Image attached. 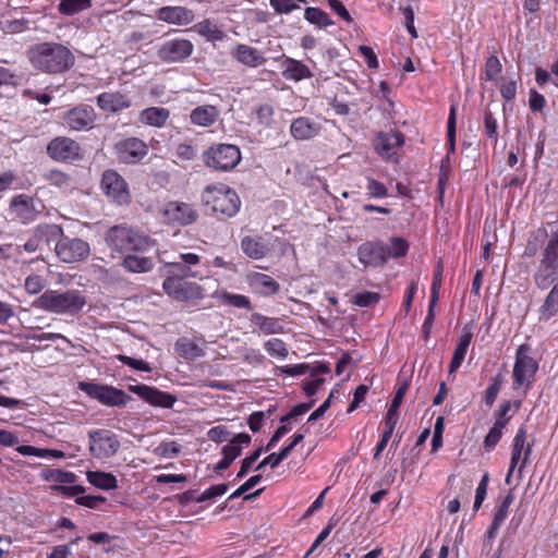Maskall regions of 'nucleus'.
<instances>
[{
	"instance_id": "f257e3e1",
	"label": "nucleus",
	"mask_w": 558,
	"mask_h": 558,
	"mask_svg": "<svg viewBox=\"0 0 558 558\" xmlns=\"http://www.w3.org/2000/svg\"><path fill=\"white\" fill-rule=\"evenodd\" d=\"M31 64L47 74H62L75 63L73 52L59 43H40L28 50Z\"/></svg>"
},
{
	"instance_id": "f03ea898",
	"label": "nucleus",
	"mask_w": 558,
	"mask_h": 558,
	"mask_svg": "<svg viewBox=\"0 0 558 558\" xmlns=\"http://www.w3.org/2000/svg\"><path fill=\"white\" fill-rule=\"evenodd\" d=\"M86 300L81 291L46 290L34 302L33 306L57 315L75 316L85 306Z\"/></svg>"
},
{
	"instance_id": "7ed1b4c3",
	"label": "nucleus",
	"mask_w": 558,
	"mask_h": 558,
	"mask_svg": "<svg viewBox=\"0 0 558 558\" xmlns=\"http://www.w3.org/2000/svg\"><path fill=\"white\" fill-rule=\"evenodd\" d=\"M204 205L220 218H231L241 207V201L234 190L223 183L208 185L202 193Z\"/></svg>"
},
{
	"instance_id": "20e7f679",
	"label": "nucleus",
	"mask_w": 558,
	"mask_h": 558,
	"mask_svg": "<svg viewBox=\"0 0 558 558\" xmlns=\"http://www.w3.org/2000/svg\"><path fill=\"white\" fill-rule=\"evenodd\" d=\"M105 240L111 250L121 254L145 251L150 245L148 236L126 225L111 227Z\"/></svg>"
},
{
	"instance_id": "39448f33",
	"label": "nucleus",
	"mask_w": 558,
	"mask_h": 558,
	"mask_svg": "<svg viewBox=\"0 0 558 558\" xmlns=\"http://www.w3.org/2000/svg\"><path fill=\"white\" fill-rule=\"evenodd\" d=\"M558 280V230L553 232L542 259L534 274V282L539 289H548Z\"/></svg>"
},
{
	"instance_id": "423d86ee",
	"label": "nucleus",
	"mask_w": 558,
	"mask_h": 558,
	"mask_svg": "<svg viewBox=\"0 0 558 558\" xmlns=\"http://www.w3.org/2000/svg\"><path fill=\"white\" fill-rule=\"evenodd\" d=\"M203 162L216 171H229L241 161V151L232 144H214L203 153Z\"/></svg>"
},
{
	"instance_id": "0eeeda50",
	"label": "nucleus",
	"mask_w": 558,
	"mask_h": 558,
	"mask_svg": "<svg viewBox=\"0 0 558 558\" xmlns=\"http://www.w3.org/2000/svg\"><path fill=\"white\" fill-rule=\"evenodd\" d=\"M199 262V256L194 253L180 254L179 260L165 263L160 268V274L165 278L183 280L187 278H202Z\"/></svg>"
},
{
	"instance_id": "6e6552de",
	"label": "nucleus",
	"mask_w": 558,
	"mask_h": 558,
	"mask_svg": "<svg viewBox=\"0 0 558 558\" xmlns=\"http://www.w3.org/2000/svg\"><path fill=\"white\" fill-rule=\"evenodd\" d=\"M527 351L529 347L526 344L520 345L517 350L512 372L513 389L522 386H525V388L529 389L534 381L538 364L533 357L527 355Z\"/></svg>"
},
{
	"instance_id": "1a4fd4ad",
	"label": "nucleus",
	"mask_w": 558,
	"mask_h": 558,
	"mask_svg": "<svg viewBox=\"0 0 558 558\" xmlns=\"http://www.w3.org/2000/svg\"><path fill=\"white\" fill-rule=\"evenodd\" d=\"M54 252L63 263H76L85 259L90 252L89 244L78 238H70L63 233L57 238Z\"/></svg>"
},
{
	"instance_id": "9d476101",
	"label": "nucleus",
	"mask_w": 558,
	"mask_h": 558,
	"mask_svg": "<svg viewBox=\"0 0 558 558\" xmlns=\"http://www.w3.org/2000/svg\"><path fill=\"white\" fill-rule=\"evenodd\" d=\"M100 186L111 202L118 205H128L131 202L129 185L116 170L108 169L102 173Z\"/></svg>"
},
{
	"instance_id": "9b49d317",
	"label": "nucleus",
	"mask_w": 558,
	"mask_h": 558,
	"mask_svg": "<svg viewBox=\"0 0 558 558\" xmlns=\"http://www.w3.org/2000/svg\"><path fill=\"white\" fill-rule=\"evenodd\" d=\"M89 451L96 459H107L114 456L119 448L120 441L116 434L108 429H95L88 433Z\"/></svg>"
},
{
	"instance_id": "f8f14e48",
	"label": "nucleus",
	"mask_w": 558,
	"mask_h": 558,
	"mask_svg": "<svg viewBox=\"0 0 558 558\" xmlns=\"http://www.w3.org/2000/svg\"><path fill=\"white\" fill-rule=\"evenodd\" d=\"M194 45L185 38H173L163 41L157 49V57L166 63H180L192 56Z\"/></svg>"
},
{
	"instance_id": "ddd939ff",
	"label": "nucleus",
	"mask_w": 558,
	"mask_h": 558,
	"mask_svg": "<svg viewBox=\"0 0 558 558\" xmlns=\"http://www.w3.org/2000/svg\"><path fill=\"white\" fill-rule=\"evenodd\" d=\"M80 389L100 403L109 407L124 405L129 399L123 390L95 383H80Z\"/></svg>"
},
{
	"instance_id": "4468645a",
	"label": "nucleus",
	"mask_w": 558,
	"mask_h": 558,
	"mask_svg": "<svg viewBox=\"0 0 558 558\" xmlns=\"http://www.w3.org/2000/svg\"><path fill=\"white\" fill-rule=\"evenodd\" d=\"M43 208L44 205L40 201L25 194H20L12 198L9 211L13 219L28 223L36 219Z\"/></svg>"
},
{
	"instance_id": "2eb2a0df",
	"label": "nucleus",
	"mask_w": 558,
	"mask_h": 558,
	"mask_svg": "<svg viewBox=\"0 0 558 558\" xmlns=\"http://www.w3.org/2000/svg\"><path fill=\"white\" fill-rule=\"evenodd\" d=\"M162 288L170 298L180 302L203 298L202 288L197 283L183 279L165 278Z\"/></svg>"
},
{
	"instance_id": "dca6fc26",
	"label": "nucleus",
	"mask_w": 558,
	"mask_h": 558,
	"mask_svg": "<svg viewBox=\"0 0 558 558\" xmlns=\"http://www.w3.org/2000/svg\"><path fill=\"white\" fill-rule=\"evenodd\" d=\"M114 153L120 161L124 163H136L147 155L148 146L144 141L137 137H129L119 141L114 145Z\"/></svg>"
},
{
	"instance_id": "f3484780",
	"label": "nucleus",
	"mask_w": 558,
	"mask_h": 558,
	"mask_svg": "<svg viewBox=\"0 0 558 558\" xmlns=\"http://www.w3.org/2000/svg\"><path fill=\"white\" fill-rule=\"evenodd\" d=\"M81 146L74 140L59 136L49 142L47 154L57 161H70L80 158Z\"/></svg>"
},
{
	"instance_id": "a211bd4d",
	"label": "nucleus",
	"mask_w": 558,
	"mask_h": 558,
	"mask_svg": "<svg viewBox=\"0 0 558 558\" xmlns=\"http://www.w3.org/2000/svg\"><path fill=\"white\" fill-rule=\"evenodd\" d=\"M525 440H526V428H525V426H521L518 429V433L513 438L511 459H510V468H509L507 476H506L507 484H510L512 473H513L514 469L517 468L519 461L521 460L522 453L524 456H523L521 464L519 466L520 474H521L523 468L525 466L526 461L532 452L531 445H527L525 447Z\"/></svg>"
},
{
	"instance_id": "6ab92c4d",
	"label": "nucleus",
	"mask_w": 558,
	"mask_h": 558,
	"mask_svg": "<svg viewBox=\"0 0 558 558\" xmlns=\"http://www.w3.org/2000/svg\"><path fill=\"white\" fill-rule=\"evenodd\" d=\"M129 390L154 407L171 409L177 401L175 396L147 385H132Z\"/></svg>"
},
{
	"instance_id": "aec40b11",
	"label": "nucleus",
	"mask_w": 558,
	"mask_h": 558,
	"mask_svg": "<svg viewBox=\"0 0 558 558\" xmlns=\"http://www.w3.org/2000/svg\"><path fill=\"white\" fill-rule=\"evenodd\" d=\"M63 120L71 130H87L93 126L96 112L92 106L82 104L66 111Z\"/></svg>"
},
{
	"instance_id": "412c9836",
	"label": "nucleus",
	"mask_w": 558,
	"mask_h": 558,
	"mask_svg": "<svg viewBox=\"0 0 558 558\" xmlns=\"http://www.w3.org/2000/svg\"><path fill=\"white\" fill-rule=\"evenodd\" d=\"M403 135L398 131L380 132L374 140L375 150L385 159H391L403 145Z\"/></svg>"
},
{
	"instance_id": "4be33fe9",
	"label": "nucleus",
	"mask_w": 558,
	"mask_h": 558,
	"mask_svg": "<svg viewBox=\"0 0 558 558\" xmlns=\"http://www.w3.org/2000/svg\"><path fill=\"white\" fill-rule=\"evenodd\" d=\"M156 19L168 24L185 26L195 20L193 10L181 5L161 7L156 11Z\"/></svg>"
},
{
	"instance_id": "5701e85b",
	"label": "nucleus",
	"mask_w": 558,
	"mask_h": 558,
	"mask_svg": "<svg viewBox=\"0 0 558 558\" xmlns=\"http://www.w3.org/2000/svg\"><path fill=\"white\" fill-rule=\"evenodd\" d=\"M359 260L365 266H383L386 264L387 254L381 242H366L357 250Z\"/></svg>"
},
{
	"instance_id": "b1692460",
	"label": "nucleus",
	"mask_w": 558,
	"mask_h": 558,
	"mask_svg": "<svg viewBox=\"0 0 558 558\" xmlns=\"http://www.w3.org/2000/svg\"><path fill=\"white\" fill-rule=\"evenodd\" d=\"M163 215L169 222L190 225L197 218L196 210L186 203L171 202L166 205Z\"/></svg>"
},
{
	"instance_id": "393cba45",
	"label": "nucleus",
	"mask_w": 558,
	"mask_h": 558,
	"mask_svg": "<svg viewBox=\"0 0 558 558\" xmlns=\"http://www.w3.org/2000/svg\"><path fill=\"white\" fill-rule=\"evenodd\" d=\"M62 234V228L57 225H39L34 230V234L32 238H29L25 244L24 248L25 251L33 253L39 250V245L43 241H45L47 244L51 240H56Z\"/></svg>"
},
{
	"instance_id": "a878e982",
	"label": "nucleus",
	"mask_w": 558,
	"mask_h": 558,
	"mask_svg": "<svg viewBox=\"0 0 558 558\" xmlns=\"http://www.w3.org/2000/svg\"><path fill=\"white\" fill-rule=\"evenodd\" d=\"M246 282L253 292L269 296L279 292L280 284L270 276L257 271L246 275Z\"/></svg>"
},
{
	"instance_id": "bb28decb",
	"label": "nucleus",
	"mask_w": 558,
	"mask_h": 558,
	"mask_svg": "<svg viewBox=\"0 0 558 558\" xmlns=\"http://www.w3.org/2000/svg\"><path fill=\"white\" fill-rule=\"evenodd\" d=\"M230 54L239 63L250 68H257L266 62L260 51L245 44H238L231 49Z\"/></svg>"
},
{
	"instance_id": "cd10ccee",
	"label": "nucleus",
	"mask_w": 558,
	"mask_h": 558,
	"mask_svg": "<svg viewBox=\"0 0 558 558\" xmlns=\"http://www.w3.org/2000/svg\"><path fill=\"white\" fill-rule=\"evenodd\" d=\"M97 105L102 111L118 112L131 107V100L120 92H106L97 97Z\"/></svg>"
},
{
	"instance_id": "c85d7f7f",
	"label": "nucleus",
	"mask_w": 558,
	"mask_h": 558,
	"mask_svg": "<svg viewBox=\"0 0 558 558\" xmlns=\"http://www.w3.org/2000/svg\"><path fill=\"white\" fill-rule=\"evenodd\" d=\"M219 114L217 107L204 105L193 109L190 113V119L194 125L208 128L216 123Z\"/></svg>"
},
{
	"instance_id": "c756f323",
	"label": "nucleus",
	"mask_w": 558,
	"mask_h": 558,
	"mask_svg": "<svg viewBox=\"0 0 558 558\" xmlns=\"http://www.w3.org/2000/svg\"><path fill=\"white\" fill-rule=\"evenodd\" d=\"M283 71L282 75L290 81H302L305 78L313 77V73L311 69L304 64L303 62L295 60L293 58L287 57L283 60Z\"/></svg>"
},
{
	"instance_id": "7c9ffc66",
	"label": "nucleus",
	"mask_w": 558,
	"mask_h": 558,
	"mask_svg": "<svg viewBox=\"0 0 558 558\" xmlns=\"http://www.w3.org/2000/svg\"><path fill=\"white\" fill-rule=\"evenodd\" d=\"M320 126L318 123L311 121L306 117L295 119L290 126L291 135L295 140H308L318 134Z\"/></svg>"
},
{
	"instance_id": "2f4dec72",
	"label": "nucleus",
	"mask_w": 558,
	"mask_h": 558,
	"mask_svg": "<svg viewBox=\"0 0 558 558\" xmlns=\"http://www.w3.org/2000/svg\"><path fill=\"white\" fill-rule=\"evenodd\" d=\"M170 117V111L163 107H149L140 112L138 121L143 124L162 128Z\"/></svg>"
},
{
	"instance_id": "473e14b6",
	"label": "nucleus",
	"mask_w": 558,
	"mask_h": 558,
	"mask_svg": "<svg viewBox=\"0 0 558 558\" xmlns=\"http://www.w3.org/2000/svg\"><path fill=\"white\" fill-rule=\"evenodd\" d=\"M241 248L248 257L260 259L265 257L268 252V245L262 238L244 236L241 241Z\"/></svg>"
},
{
	"instance_id": "72a5a7b5",
	"label": "nucleus",
	"mask_w": 558,
	"mask_h": 558,
	"mask_svg": "<svg viewBox=\"0 0 558 558\" xmlns=\"http://www.w3.org/2000/svg\"><path fill=\"white\" fill-rule=\"evenodd\" d=\"M191 29L208 41H221L226 37L225 32L218 27L217 23L209 19L196 23Z\"/></svg>"
},
{
	"instance_id": "f704fd0d",
	"label": "nucleus",
	"mask_w": 558,
	"mask_h": 558,
	"mask_svg": "<svg viewBox=\"0 0 558 558\" xmlns=\"http://www.w3.org/2000/svg\"><path fill=\"white\" fill-rule=\"evenodd\" d=\"M177 353L185 360H196L205 355L204 349L187 338H180L175 344Z\"/></svg>"
},
{
	"instance_id": "c9c22d12",
	"label": "nucleus",
	"mask_w": 558,
	"mask_h": 558,
	"mask_svg": "<svg viewBox=\"0 0 558 558\" xmlns=\"http://www.w3.org/2000/svg\"><path fill=\"white\" fill-rule=\"evenodd\" d=\"M251 322L265 335L283 332V326L280 324L278 318L267 317L259 313H254L251 316Z\"/></svg>"
},
{
	"instance_id": "e433bc0d",
	"label": "nucleus",
	"mask_w": 558,
	"mask_h": 558,
	"mask_svg": "<svg viewBox=\"0 0 558 558\" xmlns=\"http://www.w3.org/2000/svg\"><path fill=\"white\" fill-rule=\"evenodd\" d=\"M251 442V436L246 433L235 435L228 445L222 448V456L229 461H234L242 452L243 447H247Z\"/></svg>"
},
{
	"instance_id": "4c0bfd02",
	"label": "nucleus",
	"mask_w": 558,
	"mask_h": 558,
	"mask_svg": "<svg viewBox=\"0 0 558 558\" xmlns=\"http://www.w3.org/2000/svg\"><path fill=\"white\" fill-rule=\"evenodd\" d=\"M472 340V333L470 331L464 332L458 340L457 347L454 349L450 365L449 373H454L462 364L464 356L466 354L468 348Z\"/></svg>"
},
{
	"instance_id": "58836bf2",
	"label": "nucleus",
	"mask_w": 558,
	"mask_h": 558,
	"mask_svg": "<svg viewBox=\"0 0 558 558\" xmlns=\"http://www.w3.org/2000/svg\"><path fill=\"white\" fill-rule=\"evenodd\" d=\"M558 314V283H555L539 307L541 320H548Z\"/></svg>"
},
{
	"instance_id": "ea45409f",
	"label": "nucleus",
	"mask_w": 558,
	"mask_h": 558,
	"mask_svg": "<svg viewBox=\"0 0 558 558\" xmlns=\"http://www.w3.org/2000/svg\"><path fill=\"white\" fill-rule=\"evenodd\" d=\"M86 475L88 482L97 488L110 490L118 487L117 478L111 473L89 471Z\"/></svg>"
},
{
	"instance_id": "a19ab883",
	"label": "nucleus",
	"mask_w": 558,
	"mask_h": 558,
	"mask_svg": "<svg viewBox=\"0 0 558 558\" xmlns=\"http://www.w3.org/2000/svg\"><path fill=\"white\" fill-rule=\"evenodd\" d=\"M92 7V0H61L58 12L62 15L72 16Z\"/></svg>"
},
{
	"instance_id": "79ce46f5",
	"label": "nucleus",
	"mask_w": 558,
	"mask_h": 558,
	"mask_svg": "<svg viewBox=\"0 0 558 558\" xmlns=\"http://www.w3.org/2000/svg\"><path fill=\"white\" fill-rule=\"evenodd\" d=\"M123 267L131 272H145L153 268L150 258L136 255H126L122 262Z\"/></svg>"
},
{
	"instance_id": "37998d69",
	"label": "nucleus",
	"mask_w": 558,
	"mask_h": 558,
	"mask_svg": "<svg viewBox=\"0 0 558 558\" xmlns=\"http://www.w3.org/2000/svg\"><path fill=\"white\" fill-rule=\"evenodd\" d=\"M41 477L47 482L73 484L76 476L72 472L62 471L60 469L46 468L41 472Z\"/></svg>"
},
{
	"instance_id": "c03bdc74",
	"label": "nucleus",
	"mask_w": 558,
	"mask_h": 558,
	"mask_svg": "<svg viewBox=\"0 0 558 558\" xmlns=\"http://www.w3.org/2000/svg\"><path fill=\"white\" fill-rule=\"evenodd\" d=\"M16 451L23 456H35L39 458H64V453L54 449H41L28 445H22L16 448Z\"/></svg>"
},
{
	"instance_id": "a18cd8bd",
	"label": "nucleus",
	"mask_w": 558,
	"mask_h": 558,
	"mask_svg": "<svg viewBox=\"0 0 558 558\" xmlns=\"http://www.w3.org/2000/svg\"><path fill=\"white\" fill-rule=\"evenodd\" d=\"M304 17L311 24H315L320 27L332 25V21L330 20L329 15L319 8H306Z\"/></svg>"
},
{
	"instance_id": "49530a36",
	"label": "nucleus",
	"mask_w": 558,
	"mask_h": 558,
	"mask_svg": "<svg viewBox=\"0 0 558 558\" xmlns=\"http://www.w3.org/2000/svg\"><path fill=\"white\" fill-rule=\"evenodd\" d=\"M508 423V418L506 420H496L493 427L489 429L488 434L484 439L485 448L493 449L501 438L502 429L506 427Z\"/></svg>"
},
{
	"instance_id": "de8ad7c7",
	"label": "nucleus",
	"mask_w": 558,
	"mask_h": 558,
	"mask_svg": "<svg viewBox=\"0 0 558 558\" xmlns=\"http://www.w3.org/2000/svg\"><path fill=\"white\" fill-rule=\"evenodd\" d=\"M483 124L484 134L494 144V146H496L498 142V122L494 114L488 110L484 112Z\"/></svg>"
},
{
	"instance_id": "09e8293b",
	"label": "nucleus",
	"mask_w": 558,
	"mask_h": 558,
	"mask_svg": "<svg viewBox=\"0 0 558 558\" xmlns=\"http://www.w3.org/2000/svg\"><path fill=\"white\" fill-rule=\"evenodd\" d=\"M390 246L385 245L387 259L389 257L398 258L407 255L409 244L404 239L395 236L390 239Z\"/></svg>"
},
{
	"instance_id": "8fccbe9b",
	"label": "nucleus",
	"mask_w": 558,
	"mask_h": 558,
	"mask_svg": "<svg viewBox=\"0 0 558 558\" xmlns=\"http://www.w3.org/2000/svg\"><path fill=\"white\" fill-rule=\"evenodd\" d=\"M219 298L223 304L231 305L238 308H251V301L245 295L222 292Z\"/></svg>"
},
{
	"instance_id": "3c124183",
	"label": "nucleus",
	"mask_w": 558,
	"mask_h": 558,
	"mask_svg": "<svg viewBox=\"0 0 558 558\" xmlns=\"http://www.w3.org/2000/svg\"><path fill=\"white\" fill-rule=\"evenodd\" d=\"M513 500H514V496L511 492H509L505 496V498L502 499L500 505L497 507V510L495 512L492 523H494L495 525L501 526V524L508 517V510H509V507L511 506V504L513 502Z\"/></svg>"
},
{
	"instance_id": "603ef678",
	"label": "nucleus",
	"mask_w": 558,
	"mask_h": 558,
	"mask_svg": "<svg viewBox=\"0 0 558 558\" xmlns=\"http://www.w3.org/2000/svg\"><path fill=\"white\" fill-rule=\"evenodd\" d=\"M181 451V446L175 441H162L155 449L154 453L162 458H173Z\"/></svg>"
},
{
	"instance_id": "864d4df0",
	"label": "nucleus",
	"mask_w": 558,
	"mask_h": 558,
	"mask_svg": "<svg viewBox=\"0 0 558 558\" xmlns=\"http://www.w3.org/2000/svg\"><path fill=\"white\" fill-rule=\"evenodd\" d=\"M265 349L269 355L284 359L288 355L286 343L277 338H272L265 343Z\"/></svg>"
},
{
	"instance_id": "5fc2aeb1",
	"label": "nucleus",
	"mask_w": 558,
	"mask_h": 558,
	"mask_svg": "<svg viewBox=\"0 0 558 558\" xmlns=\"http://www.w3.org/2000/svg\"><path fill=\"white\" fill-rule=\"evenodd\" d=\"M28 20L25 19L5 20L0 22L1 29L9 34L22 33L28 29Z\"/></svg>"
},
{
	"instance_id": "6e6d98bb",
	"label": "nucleus",
	"mask_w": 558,
	"mask_h": 558,
	"mask_svg": "<svg viewBox=\"0 0 558 558\" xmlns=\"http://www.w3.org/2000/svg\"><path fill=\"white\" fill-rule=\"evenodd\" d=\"M501 63L496 56H490L485 62V80L496 81L498 75L501 73Z\"/></svg>"
},
{
	"instance_id": "4d7b16f0",
	"label": "nucleus",
	"mask_w": 558,
	"mask_h": 558,
	"mask_svg": "<svg viewBox=\"0 0 558 558\" xmlns=\"http://www.w3.org/2000/svg\"><path fill=\"white\" fill-rule=\"evenodd\" d=\"M366 181H367L366 191H367V195L369 197L383 198L388 195V190L384 183H381L373 178H367Z\"/></svg>"
},
{
	"instance_id": "13d9d810",
	"label": "nucleus",
	"mask_w": 558,
	"mask_h": 558,
	"mask_svg": "<svg viewBox=\"0 0 558 558\" xmlns=\"http://www.w3.org/2000/svg\"><path fill=\"white\" fill-rule=\"evenodd\" d=\"M501 384H502V378L500 375H497L496 377H494L492 379V383L489 384V386L486 388V391H485V403L487 407H492L500 391V388H501Z\"/></svg>"
},
{
	"instance_id": "bf43d9fd",
	"label": "nucleus",
	"mask_w": 558,
	"mask_h": 558,
	"mask_svg": "<svg viewBox=\"0 0 558 558\" xmlns=\"http://www.w3.org/2000/svg\"><path fill=\"white\" fill-rule=\"evenodd\" d=\"M228 490L227 484H217L213 485L206 490H204L197 498V502H204L206 500L214 499L216 497L222 496Z\"/></svg>"
},
{
	"instance_id": "052dcab7",
	"label": "nucleus",
	"mask_w": 558,
	"mask_h": 558,
	"mask_svg": "<svg viewBox=\"0 0 558 558\" xmlns=\"http://www.w3.org/2000/svg\"><path fill=\"white\" fill-rule=\"evenodd\" d=\"M45 279L39 275H29L25 279V290L29 294H37L45 288Z\"/></svg>"
},
{
	"instance_id": "680f3d73",
	"label": "nucleus",
	"mask_w": 558,
	"mask_h": 558,
	"mask_svg": "<svg viewBox=\"0 0 558 558\" xmlns=\"http://www.w3.org/2000/svg\"><path fill=\"white\" fill-rule=\"evenodd\" d=\"M447 136L449 151L453 153L456 147V107H451L448 123H447Z\"/></svg>"
},
{
	"instance_id": "e2e57ef3",
	"label": "nucleus",
	"mask_w": 558,
	"mask_h": 558,
	"mask_svg": "<svg viewBox=\"0 0 558 558\" xmlns=\"http://www.w3.org/2000/svg\"><path fill=\"white\" fill-rule=\"evenodd\" d=\"M117 359L124 365H128L136 371L151 372L150 365L144 360L133 359L123 354L118 355Z\"/></svg>"
},
{
	"instance_id": "0e129e2a",
	"label": "nucleus",
	"mask_w": 558,
	"mask_h": 558,
	"mask_svg": "<svg viewBox=\"0 0 558 558\" xmlns=\"http://www.w3.org/2000/svg\"><path fill=\"white\" fill-rule=\"evenodd\" d=\"M262 452H263V448H258L254 452H252L250 456H247L246 458H244L242 460L240 471L236 475L239 478H242L247 474V472L251 470L252 465L260 457Z\"/></svg>"
},
{
	"instance_id": "69168bd1",
	"label": "nucleus",
	"mask_w": 558,
	"mask_h": 558,
	"mask_svg": "<svg viewBox=\"0 0 558 558\" xmlns=\"http://www.w3.org/2000/svg\"><path fill=\"white\" fill-rule=\"evenodd\" d=\"M47 179L50 184L58 187H68L71 182L70 177L60 170H51L47 175Z\"/></svg>"
},
{
	"instance_id": "338daca9",
	"label": "nucleus",
	"mask_w": 558,
	"mask_h": 558,
	"mask_svg": "<svg viewBox=\"0 0 558 558\" xmlns=\"http://www.w3.org/2000/svg\"><path fill=\"white\" fill-rule=\"evenodd\" d=\"M379 301L378 293L375 292H362L354 295V304L361 307L371 306Z\"/></svg>"
},
{
	"instance_id": "774afa93",
	"label": "nucleus",
	"mask_w": 558,
	"mask_h": 558,
	"mask_svg": "<svg viewBox=\"0 0 558 558\" xmlns=\"http://www.w3.org/2000/svg\"><path fill=\"white\" fill-rule=\"evenodd\" d=\"M22 75L0 65V85H17Z\"/></svg>"
}]
</instances>
